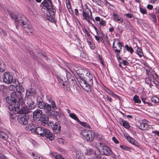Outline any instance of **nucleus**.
I'll return each instance as SVG.
<instances>
[{"label": "nucleus", "mask_w": 159, "mask_h": 159, "mask_svg": "<svg viewBox=\"0 0 159 159\" xmlns=\"http://www.w3.org/2000/svg\"><path fill=\"white\" fill-rule=\"evenodd\" d=\"M43 134H42L41 136H45L47 138H48L51 140H53L54 139V136L51 133L49 130L44 128L43 130Z\"/></svg>", "instance_id": "nucleus-16"}, {"label": "nucleus", "mask_w": 159, "mask_h": 159, "mask_svg": "<svg viewBox=\"0 0 159 159\" xmlns=\"http://www.w3.org/2000/svg\"><path fill=\"white\" fill-rule=\"evenodd\" d=\"M44 115L43 114L42 111L39 109L34 111L33 113V119L34 121H39Z\"/></svg>", "instance_id": "nucleus-10"}, {"label": "nucleus", "mask_w": 159, "mask_h": 159, "mask_svg": "<svg viewBox=\"0 0 159 159\" xmlns=\"http://www.w3.org/2000/svg\"><path fill=\"white\" fill-rule=\"evenodd\" d=\"M133 100L135 103L139 104L141 103V100L139 99V96L137 95H135L134 96Z\"/></svg>", "instance_id": "nucleus-35"}, {"label": "nucleus", "mask_w": 159, "mask_h": 159, "mask_svg": "<svg viewBox=\"0 0 159 159\" xmlns=\"http://www.w3.org/2000/svg\"><path fill=\"white\" fill-rule=\"evenodd\" d=\"M77 80L83 89L88 93L91 92L93 81V74L90 72L83 78H78Z\"/></svg>", "instance_id": "nucleus-1"}, {"label": "nucleus", "mask_w": 159, "mask_h": 159, "mask_svg": "<svg viewBox=\"0 0 159 159\" xmlns=\"http://www.w3.org/2000/svg\"><path fill=\"white\" fill-rule=\"evenodd\" d=\"M6 100L9 104V109L12 111L18 112L20 109V104L15 99L14 97L12 98V99H9V98L7 97L6 98Z\"/></svg>", "instance_id": "nucleus-2"}, {"label": "nucleus", "mask_w": 159, "mask_h": 159, "mask_svg": "<svg viewBox=\"0 0 159 159\" xmlns=\"http://www.w3.org/2000/svg\"><path fill=\"white\" fill-rule=\"evenodd\" d=\"M112 17L113 21L119 24L122 23L123 21L122 18L115 12H113Z\"/></svg>", "instance_id": "nucleus-17"}, {"label": "nucleus", "mask_w": 159, "mask_h": 159, "mask_svg": "<svg viewBox=\"0 0 159 159\" xmlns=\"http://www.w3.org/2000/svg\"><path fill=\"white\" fill-rule=\"evenodd\" d=\"M44 128L43 127H38L36 128L35 129L34 128H30V129L31 131H34L37 134L41 136H42V134H43V130Z\"/></svg>", "instance_id": "nucleus-19"}, {"label": "nucleus", "mask_w": 159, "mask_h": 159, "mask_svg": "<svg viewBox=\"0 0 159 159\" xmlns=\"http://www.w3.org/2000/svg\"><path fill=\"white\" fill-rule=\"evenodd\" d=\"M58 79L60 85H62L63 87L66 85V78L63 76L60 75L58 77Z\"/></svg>", "instance_id": "nucleus-23"}, {"label": "nucleus", "mask_w": 159, "mask_h": 159, "mask_svg": "<svg viewBox=\"0 0 159 159\" xmlns=\"http://www.w3.org/2000/svg\"><path fill=\"white\" fill-rule=\"evenodd\" d=\"M69 116L72 119L76 120L78 123L80 122L79 118L77 117L76 115L74 113H70L69 115Z\"/></svg>", "instance_id": "nucleus-34"}, {"label": "nucleus", "mask_w": 159, "mask_h": 159, "mask_svg": "<svg viewBox=\"0 0 159 159\" xmlns=\"http://www.w3.org/2000/svg\"><path fill=\"white\" fill-rule=\"evenodd\" d=\"M152 83L154 84L156 86L157 88H159V82L156 79H153L152 81Z\"/></svg>", "instance_id": "nucleus-52"}, {"label": "nucleus", "mask_w": 159, "mask_h": 159, "mask_svg": "<svg viewBox=\"0 0 159 159\" xmlns=\"http://www.w3.org/2000/svg\"><path fill=\"white\" fill-rule=\"evenodd\" d=\"M125 48L127 51L130 52L131 54H133L134 52V50L131 46H129L128 45L126 44L125 46Z\"/></svg>", "instance_id": "nucleus-37"}, {"label": "nucleus", "mask_w": 159, "mask_h": 159, "mask_svg": "<svg viewBox=\"0 0 159 159\" xmlns=\"http://www.w3.org/2000/svg\"><path fill=\"white\" fill-rule=\"evenodd\" d=\"M9 15L10 16V17L12 19H14V20H15V19L16 18L17 16H16V15L13 13L11 12L9 13Z\"/></svg>", "instance_id": "nucleus-59"}, {"label": "nucleus", "mask_w": 159, "mask_h": 159, "mask_svg": "<svg viewBox=\"0 0 159 159\" xmlns=\"http://www.w3.org/2000/svg\"><path fill=\"white\" fill-rule=\"evenodd\" d=\"M120 123L125 128L128 129L130 128V125L126 121L122 119H120Z\"/></svg>", "instance_id": "nucleus-29"}, {"label": "nucleus", "mask_w": 159, "mask_h": 159, "mask_svg": "<svg viewBox=\"0 0 159 159\" xmlns=\"http://www.w3.org/2000/svg\"><path fill=\"white\" fill-rule=\"evenodd\" d=\"M51 0H44V1L42 2V4L43 5H44L46 6L47 5V3L48 4V6L49 7H51Z\"/></svg>", "instance_id": "nucleus-40"}, {"label": "nucleus", "mask_w": 159, "mask_h": 159, "mask_svg": "<svg viewBox=\"0 0 159 159\" xmlns=\"http://www.w3.org/2000/svg\"><path fill=\"white\" fill-rule=\"evenodd\" d=\"M48 119L45 115H43V117L39 121L41 122V123L42 125L45 126L48 123Z\"/></svg>", "instance_id": "nucleus-26"}, {"label": "nucleus", "mask_w": 159, "mask_h": 159, "mask_svg": "<svg viewBox=\"0 0 159 159\" xmlns=\"http://www.w3.org/2000/svg\"><path fill=\"white\" fill-rule=\"evenodd\" d=\"M24 89L23 87L18 85V87L16 89V91L17 93H18L20 96L21 95V93L24 92Z\"/></svg>", "instance_id": "nucleus-33"}, {"label": "nucleus", "mask_w": 159, "mask_h": 159, "mask_svg": "<svg viewBox=\"0 0 159 159\" xmlns=\"http://www.w3.org/2000/svg\"><path fill=\"white\" fill-rule=\"evenodd\" d=\"M136 51H137V54L140 57H142L143 56L142 49L139 47H138Z\"/></svg>", "instance_id": "nucleus-36"}, {"label": "nucleus", "mask_w": 159, "mask_h": 159, "mask_svg": "<svg viewBox=\"0 0 159 159\" xmlns=\"http://www.w3.org/2000/svg\"><path fill=\"white\" fill-rule=\"evenodd\" d=\"M9 114L10 117L12 119H15L16 118V114L13 111L9 112Z\"/></svg>", "instance_id": "nucleus-49"}, {"label": "nucleus", "mask_w": 159, "mask_h": 159, "mask_svg": "<svg viewBox=\"0 0 159 159\" xmlns=\"http://www.w3.org/2000/svg\"><path fill=\"white\" fill-rule=\"evenodd\" d=\"M52 155L56 159H64L61 155L57 154L55 152L52 153Z\"/></svg>", "instance_id": "nucleus-39"}, {"label": "nucleus", "mask_w": 159, "mask_h": 159, "mask_svg": "<svg viewBox=\"0 0 159 159\" xmlns=\"http://www.w3.org/2000/svg\"><path fill=\"white\" fill-rule=\"evenodd\" d=\"M141 100L143 103L144 104H147L149 106H152V105L151 103H150L146 101L145 100H146V99L145 98H142Z\"/></svg>", "instance_id": "nucleus-51"}, {"label": "nucleus", "mask_w": 159, "mask_h": 159, "mask_svg": "<svg viewBox=\"0 0 159 159\" xmlns=\"http://www.w3.org/2000/svg\"><path fill=\"white\" fill-rule=\"evenodd\" d=\"M36 93V91L33 88H30L26 91V95L27 96V98H32L34 97V96Z\"/></svg>", "instance_id": "nucleus-20"}, {"label": "nucleus", "mask_w": 159, "mask_h": 159, "mask_svg": "<svg viewBox=\"0 0 159 159\" xmlns=\"http://www.w3.org/2000/svg\"><path fill=\"white\" fill-rule=\"evenodd\" d=\"M80 134L84 139L91 142L93 141L95 135V133L91 130L84 129L81 131Z\"/></svg>", "instance_id": "nucleus-3"}, {"label": "nucleus", "mask_w": 159, "mask_h": 159, "mask_svg": "<svg viewBox=\"0 0 159 159\" xmlns=\"http://www.w3.org/2000/svg\"><path fill=\"white\" fill-rule=\"evenodd\" d=\"M85 7L83 8L82 9L83 19L86 20L89 23L91 24L92 22L90 20H94L93 18L91 11L87 5H85Z\"/></svg>", "instance_id": "nucleus-4"}, {"label": "nucleus", "mask_w": 159, "mask_h": 159, "mask_svg": "<svg viewBox=\"0 0 159 159\" xmlns=\"http://www.w3.org/2000/svg\"><path fill=\"white\" fill-rule=\"evenodd\" d=\"M99 143V146L102 148L103 154L104 155L109 156L112 154L113 152L110 148L102 143Z\"/></svg>", "instance_id": "nucleus-11"}, {"label": "nucleus", "mask_w": 159, "mask_h": 159, "mask_svg": "<svg viewBox=\"0 0 159 159\" xmlns=\"http://www.w3.org/2000/svg\"><path fill=\"white\" fill-rule=\"evenodd\" d=\"M47 4H48L47 3ZM51 7H50L48 5H46V6L45 5H43L42 8V10L43 11V9H44L45 10H46L47 12L48 11L49 14H50L51 15H53L55 13V9L53 8L52 2H51Z\"/></svg>", "instance_id": "nucleus-18"}, {"label": "nucleus", "mask_w": 159, "mask_h": 159, "mask_svg": "<svg viewBox=\"0 0 159 159\" xmlns=\"http://www.w3.org/2000/svg\"><path fill=\"white\" fill-rule=\"evenodd\" d=\"M90 72L88 69L84 68H79L76 71V73L80 76L79 78H83Z\"/></svg>", "instance_id": "nucleus-12"}, {"label": "nucleus", "mask_w": 159, "mask_h": 159, "mask_svg": "<svg viewBox=\"0 0 159 159\" xmlns=\"http://www.w3.org/2000/svg\"><path fill=\"white\" fill-rule=\"evenodd\" d=\"M31 156L33 157V158L34 159H42V157H41L40 155L35 154L33 152H32L31 154Z\"/></svg>", "instance_id": "nucleus-44"}, {"label": "nucleus", "mask_w": 159, "mask_h": 159, "mask_svg": "<svg viewBox=\"0 0 159 159\" xmlns=\"http://www.w3.org/2000/svg\"><path fill=\"white\" fill-rule=\"evenodd\" d=\"M66 7L69 12L71 14L73 13L74 12L71 8L70 4L68 3L67 4H66Z\"/></svg>", "instance_id": "nucleus-47"}, {"label": "nucleus", "mask_w": 159, "mask_h": 159, "mask_svg": "<svg viewBox=\"0 0 159 159\" xmlns=\"http://www.w3.org/2000/svg\"><path fill=\"white\" fill-rule=\"evenodd\" d=\"M115 53H116V57L117 58V59L120 62V60H121L122 61V59H121V57H120V53H118V52H115Z\"/></svg>", "instance_id": "nucleus-58"}, {"label": "nucleus", "mask_w": 159, "mask_h": 159, "mask_svg": "<svg viewBox=\"0 0 159 159\" xmlns=\"http://www.w3.org/2000/svg\"><path fill=\"white\" fill-rule=\"evenodd\" d=\"M14 82H16V81L15 80L13 82H12L13 83L12 84L10 85L8 87V89L10 90L13 91L15 89L16 90V89L18 87V85L16 83H15Z\"/></svg>", "instance_id": "nucleus-28"}, {"label": "nucleus", "mask_w": 159, "mask_h": 159, "mask_svg": "<svg viewBox=\"0 0 159 159\" xmlns=\"http://www.w3.org/2000/svg\"><path fill=\"white\" fill-rule=\"evenodd\" d=\"M126 139L128 141L137 147L139 146V143L135 139L131 137L129 135L127 136L126 137Z\"/></svg>", "instance_id": "nucleus-22"}, {"label": "nucleus", "mask_w": 159, "mask_h": 159, "mask_svg": "<svg viewBox=\"0 0 159 159\" xmlns=\"http://www.w3.org/2000/svg\"><path fill=\"white\" fill-rule=\"evenodd\" d=\"M46 112L47 113V114L48 116L50 117H52L54 116V114H55L54 111L51 109V107L50 105V109L48 110H45Z\"/></svg>", "instance_id": "nucleus-30"}, {"label": "nucleus", "mask_w": 159, "mask_h": 159, "mask_svg": "<svg viewBox=\"0 0 159 159\" xmlns=\"http://www.w3.org/2000/svg\"><path fill=\"white\" fill-rule=\"evenodd\" d=\"M120 147L122 149L126 151H129L130 148L126 146L120 145Z\"/></svg>", "instance_id": "nucleus-53"}, {"label": "nucleus", "mask_w": 159, "mask_h": 159, "mask_svg": "<svg viewBox=\"0 0 159 159\" xmlns=\"http://www.w3.org/2000/svg\"><path fill=\"white\" fill-rule=\"evenodd\" d=\"M86 155L91 156L93 159H101L102 156L100 153L96 152L91 148H88L86 150Z\"/></svg>", "instance_id": "nucleus-6"}, {"label": "nucleus", "mask_w": 159, "mask_h": 159, "mask_svg": "<svg viewBox=\"0 0 159 159\" xmlns=\"http://www.w3.org/2000/svg\"><path fill=\"white\" fill-rule=\"evenodd\" d=\"M5 69V66L4 62L0 60V71L4 72Z\"/></svg>", "instance_id": "nucleus-38"}, {"label": "nucleus", "mask_w": 159, "mask_h": 159, "mask_svg": "<svg viewBox=\"0 0 159 159\" xmlns=\"http://www.w3.org/2000/svg\"><path fill=\"white\" fill-rule=\"evenodd\" d=\"M83 31L85 34V36L87 38V39H92V37L90 34L89 32L85 28H83Z\"/></svg>", "instance_id": "nucleus-31"}, {"label": "nucleus", "mask_w": 159, "mask_h": 159, "mask_svg": "<svg viewBox=\"0 0 159 159\" xmlns=\"http://www.w3.org/2000/svg\"><path fill=\"white\" fill-rule=\"evenodd\" d=\"M0 137L2 139L6 140L7 139L8 136L7 134L4 132L2 131H0Z\"/></svg>", "instance_id": "nucleus-41"}, {"label": "nucleus", "mask_w": 159, "mask_h": 159, "mask_svg": "<svg viewBox=\"0 0 159 159\" xmlns=\"http://www.w3.org/2000/svg\"><path fill=\"white\" fill-rule=\"evenodd\" d=\"M50 102L51 103L50 105L51 106V108H52L54 110H56L57 108L55 102L53 100H52Z\"/></svg>", "instance_id": "nucleus-43"}, {"label": "nucleus", "mask_w": 159, "mask_h": 159, "mask_svg": "<svg viewBox=\"0 0 159 159\" xmlns=\"http://www.w3.org/2000/svg\"><path fill=\"white\" fill-rule=\"evenodd\" d=\"M120 63L123 64L124 65L127 66L129 65V63L126 60H122V61H120Z\"/></svg>", "instance_id": "nucleus-56"}, {"label": "nucleus", "mask_w": 159, "mask_h": 159, "mask_svg": "<svg viewBox=\"0 0 159 159\" xmlns=\"http://www.w3.org/2000/svg\"><path fill=\"white\" fill-rule=\"evenodd\" d=\"M124 16L128 18H131L133 17V15L129 13H125L124 15Z\"/></svg>", "instance_id": "nucleus-57"}, {"label": "nucleus", "mask_w": 159, "mask_h": 159, "mask_svg": "<svg viewBox=\"0 0 159 159\" xmlns=\"http://www.w3.org/2000/svg\"><path fill=\"white\" fill-rule=\"evenodd\" d=\"M29 119V116L28 114H22L18 116V120L20 124L26 125L28 123V120Z\"/></svg>", "instance_id": "nucleus-9"}, {"label": "nucleus", "mask_w": 159, "mask_h": 159, "mask_svg": "<svg viewBox=\"0 0 159 159\" xmlns=\"http://www.w3.org/2000/svg\"><path fill=\"white\" fill-rule=\"evenodd\" d=\"M92 39H86L88 45L89 46L90 48L93 50L95 48V45L92 42Z\"/></svg>", "instance_id": "nucleus-27"}, {"label": "nucleus", "mask_w": 159, "mask_h": 159, "mask_svg": "<svg viewBox=\"0 0 159 159\" xmlns=\"http://www.w3.org/2000/svg\"><path fill=\"white\" fill-rule=\"evenodd\" d=\"M92 1L97 5L101 6V0H92Z\"/></svg>", "instance_id": "nucleus-55"}, {"label": "nucleus", "mask_w": 159, "mask_h": 159, "mask_svg": "<svg viewBox=\"0 0 159 159\" xmlns=\"http://www.w3.org/2000/svg\"><path fill=\"white\" fill-rule=\"evenodd\" d=\"M116 29L119 35H121L123 30V28L121 26H118L117 27Z\"/></svg>", "instance_id": "nucleus-45"}, {"label": "nucleus", "mask_w": 159, "mask_h": 159, "mask_svg": "<svg viewBox=\"0 0 159 159\" xmlns=\"http://www.w3.org/2000/svg\"><path fill=\"white\" fill-rule=\"evenodd\" d=\"M106 34L103 31L100 32L99 31L96 32V35H94V38L97 42L98 43H100L101 42L104 43L103 38H104Z\"/></svg>", "instance_id": "nucleus-15"}, {"label": "nucleus", "mask_w": 159, "mask_h": 159, "mask_svg": "<svg viewBox=\"0 0 159 159\" xmlns=\"http://www.w3.org/2000/svg\"><path fill=\"white\" fill-rule=\"evenodd\" d=\"M123 45V43L120 42L119 39H114L112 47L115 52L120 53Z\"/></svg>", "instance_id": "nucleus-5"}, {"label": "nucleus", "mask_w": 159, "mask_h": 159, "mask_svg": "<svg viewBox=\"0 0 159 159\" xmlns=\"http://www.w3.org/2000/svg\"><path fill=\"white\" fill-rule=\"evenodd\" d=\"M155 13L157 15H159V7L158 6H156L155 8Z\"/></svg>", "instance_id": "nucleus-60"}, {"label": "nucleus", "mask_w": 159, "mask_h": 159, "mask_svg": "<svg viewBox=\"0 0 159 159\" xmlns=\"http://www.w3.org/2000/svg\"><path fill=\"white\" fill-rule=\"evenodd\" d=\"M150 19L151 20L154 22H155L157 21V19L156 16L155 15L152 14H150Z\"/></svg>", "instance_id": "nucleus-46"}, {"label": "nucleus", "mask_w": 159, "mask_h": 159, "mask_svg": "<svg viewBox=\"0 0 159 159\" xmlns=\"http://www.w3.org/2000/svg\"><path fill=\"white\" fill-rule=\"evenodd\" d=\"M22 28L27 33L30 32L31 34L33 33V30L29 25H27V26L26 27H25L24 26Z\"/></svg>", "instance_id": "nucleus-32"}, {"label": "nucleus", "mask_w": 159, "mask_h": 159, "mask_svg": "<svg viewBox=\"0 0 159 159\" xmlns=\"http://www.w3.org/2000/svg\"><path fill=\"white\" fill-rule=\"evenodd\" d=\"M13 76L10 73L5 72L3 75V81L4 82L9 84L13 82Z\"/></svg>", "instance_id": "nucleus-13"}, {"label": "nucleus", "mask_w": 159, "mask_h": 159, "mask_svg": "<svg viewBox=\"0 0 159 159\" xmlns=\"http://www.w3.org/2000/svg\"><path fill=\"white\" fill-rule=\"evenodd\" d=\"M104 38H105V41L107 42V44L110 45V43L108 40V38L107 35L106 34Z\"/></svg>", "instance_id": "nucleus-61"}, {"label": "nucleus", "mask_w": 159, "mask_h": 159, "mask_svg": "<svg viewBox=\"0 0 159 159\" xmlns=\"http://www.w3.org/2000/svg\"><path fill=\"white\" fill-rule=\"evenodd\" d=\"M29 109L28 107H27L25 106H23V107H21L20 110V109H19L17 113L21 114H27L29 111Z\"/></svg>", "instance_id": "nucleus-25"}, {"label": "nucleus", "mask_w": 159, "mask_h": 159, "mask_svg": "<svg viewBox=\"0 0 159 159\" xmlns=\"http://www.w3.org/2000/svg\"><path fill=\"white\" fill-rule=\"evenodd\" d=\"M25 20L26 18L24 16L20 14H18L16 18L14 20L16 28H17L19 24L20 25L22 28L23 27L24 25H26Z\"/></svg>", "instance_id": "nucleus-7"}, {"label": "nucleus", "mask_w": 159, "mask_h": 159, "mask_svg": "<svg viewBox=\"0 0 159 159\" xmlns=\"http://www.w3.org/2000/svg\"><path fill=\"white\" fill-rule=\"evenodd\" d=\"M99 23L101 26H104L106 25V22L102 19Z\"/></svg>", "instance_id": "nucleus-54"}, {"label": "nucleus", "mask_w": 159, "mask_h": 159, "mask_svg": "<svg viewBox=\"0 0 159 159\" xmlns=\"http://www.w3.org/2000/svg\"><path fill=\"white\" fill-rule=\"evenodd\" d=\"M61 127L60 124L58 122H56L53 125L52 129L54 132L57 134L60 132L61 130Z\"/></svg>", "instance_id": "nucleus-24"}, {"label": "nucleus", "mask_w": 159, "mask_h": 159, "mask_svg": "<svg viewBox=\"0 0 159 159\" xmlns=\"http://www.w3.org/2000/svg\"><path fill=\"white\" fill-rule=\"evenodd\" d=\"M37 104L39 108L43 109L44 111L46 110H48L50 108V105L44 102L40 97H38L37 98Z\"/></svg>", "instance_id": "nucleus-8"}, {"label": "nucleus", "mask_w": 159, "mask_h": 159, "mask_svg": "<svg viewBox=\"0 0 159 159\" xmlns=\"http://www.w3.org/2000/svg\"><path fill=\"white\" fill-rule=\"evenodd\" d=\"M80 124L82 126L88 128L89 129L91 128V127L90 125L87 123L84 122H82L80 121V122H79Z\"/></svg>", "instance_id": "nucleus-42"}, {"label": "nucleus", "mask_w": 159, "mask_h": 159, "mask_svg": "<svg viewBox=\"0 0 159 159\" xmlns=\"http://www.w3.org/2000/svg\"><path fill=\"white\" fill-rule=\"evenodd\" d=\"M147 8L150 10H152L153 8V6L152 5L148 4L147 5Z\"/></svg>", "instance_id": "nucleus-63"}, {"label": "nucleus", "mask_w": 159, "mask_h": 159, "mask_svg": "<svg viewBox=\"0 0 159 159\" xmlns=\"http://www.w3.org/2000/svg\"><path fill=\"white\" fill-rule=\"evenodd\" d=\"M152 134H155V135H157L159 137V131L155 130L153 131L152 132Z\"/></svg>", "instance_id": "nucleus-62"}, {"label": "nucleus", "mask_w": 159, "mask_h": 159, "mask_svg": "<svg viewBox=\"0 0 159 159\" xmlns=\"http://www.w3.org/2000/svg\"><path fill=\"white\" fill-rule=\"evenodd\" d=\"M151 100L155 103H159V98L156 97H152L151 98Z\"/></svg>", "instance_id": "nucleus-48"}, {"label": "nucleus", "mask_w": 159, "mask_h": 159, "mask_svg": "<svg viewBox=\"0 0 159 159\" xmlns=\"http://www.w3.org/2000/svg\"><path fill=\"white\" fill-rule=\"evenodd\" d=\"M0 159H6V157L2 153H0Z\"/></svg>", "instance_id": "nucleus-64"}, {"label": "nucleus", "mask_w": 159, "mask_h": 159, "mask_svg": "<svg viewBox=\"0 0 159 159\" xmlns=\"http://www.w3.org/2000/svg\"><path fill=\"white\" fill-rule=\"evenodd\" d=\"M148 121L146 120H143L142 122L140 123L139 126V128L142 130H145L147 129L148 126Z\"/></svg>", "instance_id": "nucleus-21"}, {"label": "nucleus", "mask_w": 159, "mask_h": 159, "mask_svg": "<svg viewBox=\"0 0 159 159\" xmlns=\"http://www.w3.org/2000/svg\"><path fill=\"white\" fill-rule=\"evenodd\" d=\"M35 100L34 97L32 98H26V106L28 107L29 110L34 109L36 107V104L34 102Z\"/></svg>", "instance_id": "nucleus-14"}, {"label": "nucleus", "mask_w": 159, "mask_h": 159, "mask_svg": "<svg viewBox=\"0 0 159 159\" xmlns=\"http://www.w3.org/2000/svg\"><path fill=\"white\" fill-rule=\"evenodd\" d=\"M139 10L140 12L142 14L146 15L147 14V11L145 8L140 7Z\"/></svg>", "instance_id": "nucleus-50"}]
</instances>
